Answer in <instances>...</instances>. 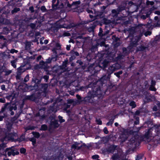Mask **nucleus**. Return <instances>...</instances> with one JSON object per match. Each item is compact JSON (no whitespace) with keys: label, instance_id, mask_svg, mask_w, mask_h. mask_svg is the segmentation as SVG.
<instances>
[{"label":"nucleus","instance_id":"nucleus-59","mask_svg":"<svg viewBox=\"0 0 160 160\" xmlns=\"http://www.w3.org/2000/svg\"><path fill=\"white\" fill-rule=\"evenodd\" d=\"M76 58V57L75 55H71V57L70 58V60L71 61L73 60Z\"/></svg>","mask_w":160,"mask_h":160},{"label":"nucleus","instance_id":"nucleus-43","mask_svg":"<svg viewBox=\"0 0 160 160\" xmlns=\"http://www.w3.org/2000/svg\"><path fill=\"white\" fill-rule=\"evenodd\" d=\"M20 152L21 153L24 154L26 152V150L24 148H22L20 149Z\"/></svg>","mask_w":160,"mask_h":160},{"label":"nucleus","instance_id":"nucleus-18","mask_svg":"<svg viewBox=\"0 0 160 160\" xmlns=\"http://www.w3.org/2000/svg\"><path fill=\"white\" fill-rule=\"evenodd\" d=\"M117 146L115 145H111L109 148V151L112 153H113L114 151L117 150Z\"/></svg>","mask_w":160,"mask_h":160},{"label":"nucleus","instance_id":"nucleus-31","mask_svg":"<svg viewBox=\"0 0 160 160\" xmlns=\"http://www.w3.org/2000/svg\"><path fill=\"white\" fill-rule=\"evenodd\" d=\"M145 49V48L142 46H140V47H138L137 48V51H142Z\"/></svg>","mask_w":160,"mask_h":160},{"label":"nucleus","instance_id":"nucleus-8","mask_svg":"<svg viewBox=\"0 0 160 160\" xmlns=\"http://www.w3.org/2000/svg\"><path fill=\"white\" fill-rule=\"evenodd\" d=\"M45 108H43L39 109L38 113L36 114V116L40 117V118L42 119H44L46 117V115L44 114Z\"/></svg>","mask_w":160,"mask_h":160},{"label":"nucleus","instance_id":"nucleus-33","mask_svg":"<svg viewBox=\"0 0 160 160\" xmlns=\"http://www.w3.org/2000/svg\"><path fill=\"white\" fill-rule=\"evenodd\" d=\"M113 67H113L115 68L114 69L115 71L116 70H118L120 66H119V65L118 63H116L115 64H113Z\"/></svg>","mask_w":160,"mask_h":160},{"label":"nucleus","instance_id":"nucleus-28","mask_svg":"<svg viewBox=\"0 0 160 160\" xmlns=\"http://www.w3.org/2000/svg\"><path fill=\"white\" fill-rule=\"evenodd\" d=\"M16 60H12L11 62V64L12 66L14 68H16Z\"/></svg>","mask_w":160,"mask_h":160},{"label":"nucleus","instance_id":"nucleus-52","mask_svg":"<svg viewBox=\"0 0 160 160\" xmlns=\"http://www.w3.org/2000/svg\"><path fill=\"white\" fill-rule=\"evenodd\" d=\"M30 26L32 29H34L36 27V24L33 23H31L30 24Z\"/></svg>","mask_w":160,"mask_h":160},{"label":"nucleus","instance_id":"nucleus-30","mask_svg":"<svg viewBox=\"0 0 160 160\" xmlns=\"http://www.w3.org/2000/svg\"><path fill=\"white\" fill-rule=\"evenodd\" d=\"M25 99L27 100H32L33 99V96L32 95L26 96L25 97Z\"/></svg>","mask_w":160,"mask_h":160},{"label":"nucleus","instance_id":"nucleus-27","mask_svg":"<svg viewBox=\"0 0 160 160\" xmlns=\"http://www.w3.org/2000/svg\"><path fill=\"white\" fill-rule=\"evenodd\" d=\"M20 10L19 8H15L13 10L11 11V13L12 14L14 13L17 12H18Z\"/></svg>","mask_w":160,"mask_h":160},{"label":"nucleus","instance_id":"nucleus-14","mask_svg":"<svg viewBox=\"0 0 160 160\" xmlns=\"http://www.w3.org/2000/svg\"><path fill=\"white\" fill-rule=\"evenodd\" d=\"M79 144L80 143H79L77 142H75L72 145L71 148L72 149H76L78 150L79 149L82 147V145H81L80 146H78Z\"/></svg>","mask_w":160,"mask_h":160},{"label":"nucleus","instance_id":"nucleus-13","mask_svg":"<svg viewBox=\"0 0 160 160\" xmlns=\"http://www.w3.org/2000/svg\"><path fill=\"white\" fill-rule=\"evenodd\" d=\"M60 48L61 45L59 43H56L55 48L52 50V51L53 52L55 53V55H57V53L56 52V50H59L60 49Z\"/></svg>","mask_w":160,"mask_h":160},{"label":"nucleus","instance_id":"nucleus-50","mask_svg":"<svg viewBox=\"0 0 160 160\" xmlns=\"http://www.w3.org/2000/svg\"><path fill=\"white\" fill-rule=\"evenodd\" d=\"M99 157V156L98 155H94L92 156V158L94 159H98Z\"/></svg>","mask_w":160,"mask_h":160},{"label":"nucleus","instance_id":"nucleus-51","mask_svg":"<svg viewBox=\"0 0 160 160\" xmlns=\"http://www.w3.org/2000/svg\"><path fill=\"white\" fill-rule=\"evenodd\" d=\"M18 52V51L16 50H15L14 49H12L10 51V52L11 53H17Z\"/></svg>","mask_w":160,"mask_h":160},{"label":"nucleus","instance_id":"nucleus-25","mask_svg":"<svg viewBox=\"0 0 160 160\" xmlns=\"http://www.w3.org/2000/svg\"><path fill=\"white\" fill-rule=\"evenodd\" d=\"M56 0H52V8L54 9H57L58 8V3H57L56 4H54V3L56 2Z\"/></svg>","mask_w":160,"mask_h":160},{"label":"nucleus","instance_id":"nucleus-62","mask_svg":"<svg viewBox=\"0 0 160 160\" xmlns=\"http://www.w3.org/2000/svg\"><path fill=\"white\" fill-rule=\"evenodd\" d=\"M75 51L73 50H72L70 52V53L71 55H74V53H75Z\"/></svg>","mask_w":160,"mask_h":160},{"label":"nucleus","instance_id":"nucleus-12","mask_svg":"<svg viewBox=\"0 0 160 160\" xmlns=\"http://www.w3.org/2000/svg\"><path fill=\"white\" fill-rule=\"evenodd\" d=\"M50 125L54 128H57L59 127V124L58 120H54L50 122Z\"/></svg>","mask_w":160,"mask_h":160},{"label":"nucleus","instance_id":"nucleus-5","mask_svg":"<svg viewBox=\"0 0 160 160\" xmlns=\"http://www.w3.org/2000/svg\"><path fill=\"white\" fill-rule=\"evenodd\" d=\"M16 133H10L8 132L6 133L5 136L2 139V143L0 144V150H3L7 147V142L4 141H7L9 140L14 139Z\"/></svg>","mask_w":160,"mask_h":160},{"label":"nucleus","instance_id":"nucleus-48","mask_svg":"<svg viewBox=\"0 0 160 160\" xmlns=\"http://www.w3.org/2000/svg\"><path fill=\"white\" fill-rule=\"evenodd\" d=\"M41 10L43 12H44L46 11V9L45 6H42L41 8Z\"/></svg>","mask_w":160,"mask_h":160},{"label":"nucleus","instance_id":"nucleus-34","mask_svg":"<svg viewBox=\"0 0 160 160\" xmlns=\"http://www.w3.org/2000/svg\"><path fill=\"white\" fill-rule=\"evenodd\" d=\"M32 134L34 135V137L36 138H38L40 136V135L39 132H33Z\"/></svg>","mask_w":160,"mask_h":160},{"label":"nucleus","instance_id":"nucleus-9","mask_svg":"<svg viewBox=\"0 0 160 160\" xmlns=\"http://www.w3.org/2000/svg\"><path fill=\"white\" fill-rule=\"evenodd\" d=\"M131 43L130 45L132 47H135L138 44V42H139V39L137 37H135V38H130Z\"/></svg>","mask_w":160,"mask_h":160},{"label":"nucleus","instance_id":"nucleus-57","mask_svg":"<svg viewBox=\"0 0 160 160\" xmlns=\"http://www.w3.org/2000/svg\"><path fill=\"white\" fill-rule=\"evenodd\" d=\"M154 40L156 41L160 40V34L159 35L156 36Z\"/></svg>","mask_w":160,"mask_h":160},{"label":"nucleus","instance_id":"nucleus-7","mask_svg":"<svg viewBox=\"0 0 160 160\" xmlns=\"http://www.w3.org/2000/svg\"><path fill=\"white\" fill-rule=\"evenodd\" d=\"M64 18L59 20L56 22V24L59 28H64L67 29L70 28L69 25H67L65 24Z\"/></svg>","mask_w":160,"mask_h":160},{"label":"nucleus","instance_id":"nucleus-58","mask_svg":"<svg viewBox=\"0 0 160 160\" xmlns=\"http://www.w3.org/2000/svg\"><path fill=\"white\" fill-rule=\"evenodd\" d=\"M0 102L1 103H5V99L4 98H0Z\"/></svg>","mask_w":160,"mask_h":160},{"label":"nucleus","instance_id":"nucleus-1","mask_svg":"<svg viewBox=\"0 0 160 160\" xmlns=\"http://www.w3.org/2000/svg\"><path fill=\"white\" fill-rule=\"evenodd\" d=\"M132 137L128 142V148L132 151L134 150L138 146L140 142L142 141L146 143L155 141V144L160 143V125H155L151 128L146 130L144 134L139 136L137 132L130 131Z\"/></svg>","mask_w":160,"mask_h":160},{"label":"nucleus","instance_id":"nucleus-29","mask_svg":"<svg viewBox=\"0 0 160 160\" xmlns=\"http://www.w3.org/2000/svg\"><path fill=\"white\" fill-rule=\"evenodd\" d=\"M131 113L133 114L134 118H135L136 117V115H138L140 113V112L139 110H137L135 113H134L133 112H131Z\"/></svg>","mask_w":160,"mask_h":160},{"label":"nucleus","instance_id":"nucleus-46","mask_svg":"<svg viewBox=\"0 0 160 160\" xmlns=\"http://www.w3.org/2000/svg\"><path fill=\"white\" fill-rule=\"evenodd\" d=\"M149 16V15L148 14H146V15H142L141 17V18L143 20H144L146 19Z\"/></svg>","mask_w":160,"mask_h":160},{"label":"nucleus","instance_id":"nucleus-19","mask_svg":"<svg viewBox=\"0 0 160 160\" xmlns=\"http://www.w3.org/2000/svg\"><path fill=\"white\" fill-rule=\"evenodd\" d=\"M146 93L147 95L145 96V102H150L152 100L151 98V95H150L149 93H148L147 92Z\"/></svg>","mask_w":160,"mask_h":160},{"label":"nucleus","instance_id":"nucleus-41","mask_svg":"<svg viewBox=\"0 0 160 160\" xmlns=\"http://www.w3.org/2000/svg\"><path fill=\"white\" fill-rule=\"evenodd\" d=\"M118 38L116 37L115 35L112 36V39L113 40L114 42H117L118 40Z\"/></svg>","mask_w":160,"mask_h":160},{"label":"nucleus","instance_id":"nucleus-26","mask_svg":"<svg viewBox=\"0 0 160 160\" xmlns=\"http://www.w3.org/2000/svg\"><path fill=\"white\" fill-rule=\"evenodd\" d=\"M48 87V85L47 84L44 83L41 84L42 88L43 89L44 91H46Z\"/></svg>","mask_w":160,"mask_h":160},{"label":"nucleus","instance_id":"nucleus-40","mask_svg":"<svg viewBox=\"0 0 160 160\" xmlns=\"http://www.w3.org/2000/svg\"><path fill=\"white\" fill-rule=\"evenodd\" d=\"M143 157V156L142 155L140 154L138 155L137 156L135 160H139L141 159Z\"/></svg>","mask_w":160,"mask_h":160},{"label":"nucleus","instance_id":"nucleus-55","mask_svg":"<svg viewBox=\"0 0 160 160\" xmlns=\"http://www.w3.org/2000/svg\"><path fill=\"white\" fill-rule=\"evenodd\" d=\"M156 85V82L153 80H152L151 82V86H155Z\"/></svg>","mask_w":160,"mask_h":160},{"label":"nucleus","instance_id":"nucleus-32","mask_svg":"<svg viewBox=\"0 0 160 160\" xmlns=\"http://www.w3.org/2000/svg\"><path fill=\"white\" fill-rule=\"evenodd\" d=\"M136 119V121L134 122V125L138 124L139 123V118L138 117H136L135 118H134Z\"/></svg>","mask_w":160,"mask_h":160},{"label":"nucleus","instance_id":"nucleus-63","mask_svg":"<svg viewBox=\"0 0 160 160\" xmlns=\"http://www.w3.org/2000/svg\"><path fill=\"white\" fill-rule=\"evenodd\" d=\"M76 97L77 98L78 100H80L81 99V97L78 94H77L76 95Z\"/></svg>","mask_w":160,"mask_h":160},{"label":"nucleus","instance_id":"nucleus-54","mask_svg":"<svg viewBox=\"0 0 160 160\" xmlns=\"http://www.w3.org/2000/svg\"><path fill=\"white\" fill-rule=\"evenodd\" d=\"M43 78L44 79L45 81L46 82H47L48 79L49 77L47 75H44L43 77Z\"/></svg>","mask_w":160,"mask_h":160},{"label":"nucleus","instance_id":"nucleus-45","mask_svg":"<svg viewBox=\"0 0 160 160\" xmlns=\"http://www.w3.org/2000/svg\"><path fill=\"white\" fill-rule=\"evenodd\" d=\"M112 12L113 14H115L116 16L118 14V12L115 9H113L112 11Z\"/></svg>","mask_w":160,"mask_h":160},{"label":"nucleus","instance_id":"nucleus-36","mask_svg":"<svg viewBox=\"0 0 160 160\" xmlns=\"http://www.w3.org/2000/svg\"><path fill=\"white\" fill-rule=\"evenodd\" d=\"M122 71H119L118 72L115 73L114 74L118 77L119 78L120 77V75L122 74Z\"/></svg>","mask_w":160,"mask_h":160},{"label":"nucleus","instance_id":"nucleus-60","mask_svg":"<svg viewBox=\"0 0 160 160\" xmlns=\"http://www.w3.org/2000/svg\"><path fill=\"white\" fill-rule=\"evenodd\" d=\"M42 58V56L41 55H39L38 56L37 58H36V61H39V60H40Z\"/></svg>","mask_w":160,"mask_h":160},{"label":"nucleus","instance_id":"nucleus-2","mask_svg":"<svg viewBox=\"0 0 160 160\" xmlns=\"http://www.w3.org/2000/svg\"><path fill=\"white\" fill-rule=\"evenodd\" d=\"M102 95V91L100 87L96 88V86H94L92 88L91 91L88 92V96L84 98V101L86 102L92 103L94 101V98L96 97L100 98Z\"/></svg>","mask_w":160,"mask_h":160},{"label":"nucleus","instance_id":"nucleus-3","mask_svg":"<svg viewBox=\"0 0 160 160\" xmlns=\"http://www.w3.org/2000/svg\"><path fill=\"white\" fill-rule=\"evenodd\" d=\"M70 107V105L63 102L62 99L58 98L53 105L51 107L50 110L55 112L60 109H62L64 111H66Z\"/></svg>","mask_w":160,"mask_h":160},{"label":"nucleus","instance_id":"nucleus-10","mask_svg":"<svg viewBox=\"0 0 160 160\" xmlns=\"http://www.w3.org/2000/svg\"><path fill=\"white\" fill-rule=\"evenodd\" d=\"M27 64L26 63L25 64H22L17 69L18 72L19 73H21L24 72L26 70L28 69V68H23L26 66Z\"/></svg>","mask_w":160,"mask_h":160},{"label":"nucleus","instance_id":"nucleus-44","mask_svg":"<svg viewBox=\"0 0 160 160\" xmlns=\"http://www.w3.org/2000/svg\"><path fill=\"white\" fill-rule=\"evenodd\" d=\"M146 3L147 5L151 6L153 5L154 4V2L153 1H150L148 0L147 1Z\"/></svg>","mask_w":160,"mask_h":160},{"label":"nucleus","instance_id":"nucleus-35","mask_svg":"<svg viewBox=\"0 0 160 160\" xmlns=\"http://www.w3.org/2000/svg\"><path fill=\"white\" fill-rule=\"evenodd\" d=\"M58 118L59 119V121L60 123L63 122H65V120L62 119V117L61 116H58Z\"/></svg>","mask_w":160,"mask_h":160},{"label":"nucleus","instance_id":"nucleus-21","mask_svg":"<svg viewBox=\"0 0 160 160\" xmlns=\"http://www.w3.org/2000/svg\"><path fill=\"white\" fill-rule=\"evenodd\" d=\"M129 105L132 108H135L137 106L135 102L133 101L130 102Z\"/></svg>","mask_w":160,"mask_h":160},{"label":"nucleus","instance_id":"nucleus-4","mask_svg":"<svg viewBox=\"0 0 160 160\" xmlns=\"http://www.w3.org/2000/svg\"><path fill=\"white\" fill-rule=\"evenodd\" d=\"M114 61V56H111L109 55H108L106 57V58L104 59L101 63L102 65V66L100 65H98L94 68V72H98L101 69L102 67L103 68H106L109 62H112Z\"/></svg>","mask_w":160,"mask_h":160},{"label":"nucleus","instance_id":"nucleus-38","mask_svg":"<svg viewBox=\"0 0 160 160\" xmlns=\"http://www.w3.org/2000/svg\"><path fill=\"white\" fill-rule=\"evenodd\" d=\"M95 22L93 23V24L95 25ZM95 25H94V26H93L91 27H90L89 28H88V30L90 31H93L94 29L95 28Z\"/></svg>","mask_w":160,"mask_h":160},{"label":"nucleus","instance_id":"nucleus-24","mask_svg":"<svg viewBox=\"0 0 160 160\" xmlns=\"http://www.w3.org/2000/svg\"><path fill=\"white\" fill-rule=\"evenodd\" d=\"M48 126L46 124L42 125L40 129V130L42 131H46L48 129Z\"/></svg>","mask_w":160,"mask_h":160},{"label":"nucleus","instance_id":"nucleus-15","mask_svg":"<svg viewBox=\"0 0 160 160\" xmlns=\"http://www.w3.org/2000/svg\"><path fill=\"white\" fill-rule=\"evenodd\" d=\"M145 25H143V24H139L138 26H137L135 30L137 31H138V32H141L143 30V29L142 28V26Z\"/></svg>","mask_w":160,"mask_h":160},{"label":"nucleus","instance_id":"nucleus-37","mask_svg":"<svg viewBox=\"0 0 160 160\" xmlns=\"http://www.w3.org/2000/svg\"><path fill=\"white\" fill-rule=\"evenodd\" d=\"M122 50L123 51V53L124 54V55H125L126 56L128 54V53L127 51V48H123Z\"/></svg>","mask_w":160,"mask_h":160},{"label":"nucleus","instance_id":"nucleus-64","mask_svg":"<svg viewBox=\"0 0 160 160\" xmlns=\"http://www.w3.org/2000/svg\"><path fill=\"white\" fill-rule=\"evenodd\" d=\"M154 13L156 14L160 15V11H156Z\"/></svg>","mask_w":160,"mask_h":160},{"label":"nucleus","instance_id":"nucleus-42","mask_svg":"<svg viewBox=\"0 0 160 160\" xmlns=\"http://www.w3.org/2000/svg\"><path fill=\"white\" fill-rule=\"evenodd\" d=\"M29 80V76L28 74H27L25 77L24 81L25 82H26L28 81Z\"/></svg>","mask_w":160,"mask_h":160},{"label":"nucleus","instance_id":"nucleus-11","mask_svg":"<svg viewBox=\"0 0 160 160\" xmlns=\"http://www.w3.org/2000/svg\"><path fill=\"white\" fill-rule=\"evenodd\" d=\"M39 65L42 68H44L45 69H47L48 68V64L45 62H44L43 61H42L40 62Z\"/></svg>","mask_w":160,"mask_h":160},{"label":"nucleus","instance_id":"nucleus-17","mask_svg":"<svg viewBox=\"0 0 160 160\" xmlns=\"http://www.w3.org/2000/svg\"><path fill=\"white\" fill-rule=\"evenodd\" d=\"M113 67V65H112L108 68L107 70V72L108 73V74H110L112 73L114 71H115L114 69L115 68Z\"/></svg>","mask_w":160,"mask_h":160},{"label":"nucleus","instance_id":"nucleus-61","mask_svg":"<svg viewBox=\"0 0 160 160\" xmlns=\"http://www.w3.org/2000/svg\"><path fill=\"white\" fill-rule=\"evenodd\" d=\"M7 154L8 156H10L11 155H12V151H11V150L10 151H8Z\"/></svg>","mask_w":160,"mask_h":160},{"label":"nucleus","instance_id":"nucleus-56","mask_svg":"<svg viewBox=\"0 0 160 160\" xmlns=\"http://www.w3.org/2000/svg\"><path fill=\"white\" fill-rule=\"evenodd\" d=\"M103 132H104V133L106 134H107L108 133V130L107 128H106V127L104 128L103 129Z\"/></svg>","mask_w":160,"mask_h":160},{"label":"nucleus","instance_id":"nucleus-49","mask_svg":"<svg viewBox=\"0 0 160 160\" xmlns=\"http://www.w3.org/2000/svg\"><path fill=\"white\" fill-rule=\"evenodd\" d=\"M96 122L98 125H101L102 124V121L100 119H96Z\"/></svg>","mask_w":160,"mask_h":160},{"label":"nucleus","instance_id":"nucleus-22","mask_svg":"<svg viewBox=\"0 0 160 160\" xmlns=\"http://www.w3.org/2000/svg\"><path fill=\"white\" fill-rule=\"evenodd\" d=\"M11 150L12 153V155L13 156H14L16 155H18L19 154V152L18 150H17L12 149Z\"/></svg>","mask_w":160,"mask_h":160},{"label":"nucleus","instance_id":"nucleus-47","mask_svg":"<svg viewBox=\"0 0 160 160\" xmlns=\"http://www.w3.org/2000/svg\"><path fill=\"white\" fill-rule=\"evenodd\" d=\"M151 34V32L150 31H148L145 32L144 34L146 37L148 36V35L149 36Z\"/></svg>","mask_w":160,"mask_h":160},{"label":"nucleus","instance_id":"nucleus-20","mask_svg":"<svg viewBox=\"0 0 160 160\" xmlns=\"http://www.w3.org/2000/svg\"><path fill=\"white\" fill-rule=\"evenodd\" d=\"M125 56V55H123L122 53H120L116 57V61H118V60H120L122 59Z\"/></svg>","mask_w":160,"mask_h":160},{"label":"nucleus","instance_id":"nucleus-39","mask_svg":"<svg viewBox=\"0 0 160 160\" xmlns=\"http://www.w3.org/2000/svg\"><path fill=\"white\" fill-rule=\"evenodd\" d=\"M149 90L150 91H156V89L154 86L151 85L149 88Z\"/></svg>","mask_w":160,"mask_h":160},{"label":"nucleus","instance_id":"nucleus-23","mask_svg":"<svg viewBox=\"0 0 160 160\" xmlns=\"http://www.w3.org/2000/svg\"><path fill=\"white\" fill-rule=\"evenodd\" d=\"M114 119L115 118H113L110 119L109 121L106 124L108 126L112 125L114 122Z\"/></svg>","mask_w":160,"mask_h":160},{"label":"nucleus","instance_id":"nucleus-6","mask_svg":"<svg viewBox=\"0 0 160 160\" xmlns=\"http://www.w3.org/2000/svg\"><path fill=\"white\" fill-rule=\"evenodd\" d=\"M112 160H129L122 150L120 149L117 153L114 154L112 157Z\"/></svg>","mask_w":160,"mask_h":160},{"label":"nucleus","instance_id":"nucleus-53","mask_svg":"<svg viewBox=\"0 0 160 160\" xmlns=\"http://www.w3.org/2000/svg\"><path fill=\"white\" fill-rule=\"evenodd\" d=\"M74 102V100L72 99H68L67 100V102L68 103L71 104Z\"/></svg>","mask_w":160,"mask_h":160},{"label":"nucleus","instance_id":"nucleus-16","mask_svg":"<svg viewBox=\"0 0 160 160\" xmlns=\"http://www.w3.org/2000/svg\"><path fill=\"white\" fill-rule=\"evenodd\" d=\"M57 55H55V57H52V58H49L48 59H46L45 62L48 64H50L51 62V61L52 60L54 61H56L57 59Z\"/></svg>","mask_w":160,"mask_h":160}]
</instances>
